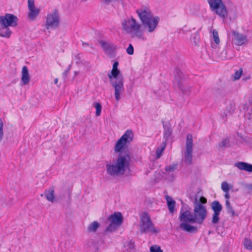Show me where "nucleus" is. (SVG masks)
Wrapping results in <instances>:
<instances>
[{
	"mask_svg": "<svg viewBox=\"0 0 252 252\" xmlns=\"http://www.w3.org/2000/svg\"><path fill=\"white\" fill-rule=\"evenodd\" d=\"M133 139V133L130 129H127L117 140L114 151L119 155L115 162H106V171L111 177H116L124 174L126 170L129 168L130 157L128 151V147Z\"/></svg>",
	"mask_w": 252,
	"mask_h": 252,
	"instance_id": "f257e3e1",
	"label": "nucleus"
},
{
	"mask_svg": "<svg viewBox=\"0 0 252 252\" xmlns=\"http://www.w3.org/2000/svg\"><path fill=\"white\" fill-rule=\"evenodd\" d=\"M122 29L132 39L146 40L141 24L132 16L127 17L122 21Z\"/></svg>",
	"mask_w": 252,
	"mask_h": 252,
	"instance_id": "f03ea898",
	"label": "nucleus"
},
{
	"mask_svg": "<svg viewBox=\"0 0 252 252\" xmlns=\"http://www.w3.org/2000/svg\"><path fill=\"white\" fill-rule=\"evenodd\" d=\"M118 62H115L111 72L108 74L110 84L114 89V96L117 101L121 99V95L125 91L124 79L118 68Z\"/></svg>",
	"mask_w": 252,
	"mask_h": 252,
	"instance_id": "7ed1b4c3",
	"label": "nucleus"
},
{
	"mask_svg": "<svg viewBox=\"0 0 252 252\" xmlns=\"http://www.w3.org/2000/svg\"><path fill=\"white\" fill-rule=\"evenodd\" d=\"M140 231L142 233H151L157 234L159 230L155 227L150 217L146 212H142L140 215Z\"/></svg>",
	"mask_w": 252,
	"mask_h": 252,
	"instance_id": "20e7f679",
	"label": "nucleus"
},
{
	"mask_svg": "<svg viewBox=\"0 0 252 252\" xmlns=\"http://www.w3.org/2000/svg\"><path fill=\"white\" fill-rule=\"evenodd\" d=\"M207 211L206 208L203 204L195 203L193 210V219L196 223L202 224L206 218Z\"/></svg>",
	"mask_w": 252,
	"mask_h": 252,
	"instance_id": "39448f33",
	"label": "nucleus"
},
{
	"mask_svg": "<svg viewBox=\"0 0 252 252\" xmlns=\"http://www.w3.org/2000/svg\"><path fill=\"white\" fill-rule=\"evenodd\" d=\"M60 24V17L57 10L55 9L47 15L45 26L47 30L55 29Z\"/></svg>",
	"mask_w": 252,
	"mask_h": 252,
	"instance_id": "423d86ee",
	"label": "nucleus"
},
{
	"mask_svg": "<svg viewBox=\"0 0 252 252\" xmlns=\"http://www.w3.org/2000/svg\"><path fill=\"white\" fill-rule=\"evenodd\" d=\"M192 137L191 134H188L187 136L186 150L184 153V162L187 164H190L192 162Z\"/></svg>",
	"mask_w": 252,
	"mask_h": 252,
	"instance_id": "0eeeda50",
	"label": "nucleus"
},
{
	"mask_svg": "<svg viewBox=\"0 0 252 252\" xmlns=\"http://www.w3.org/2000/svg\"><path fill=\"white\" fill-rule=\"evenodd\" d=\"M18 18L14 15L6 13L0 16V25L15 27L18 25Z\"/></svg>",
	"mask_w": 252,
	"mask_h": 252,
	"instance_id": "6e6552de",
	"label": "nucleus"
},
{
	"mask_svg": "<svg viewBox=\"0 0 252 252\" xmlns=\"http://www.w3.org/2000/svg\"><path fill=\"white\" fill-rule=\"evenodd\" d=\"M141 23L147 20H150L151 18L154 17L153 13L149 7L146 6H142L135 10Z\"/></svg>",
	"mask_w": 252,
	"mask_h": 252,
	"instance_id": "1a4fd4ad",
	"label": "nucleus"
},
{
	"mask_svg": "<svg viewBox=\"0 0 252 252\" xmlns=\"http://www.w3.org/2000/svg\"><path fill=\"white\" fill-rule=\"evenodd\" d=\"M211 207L214 212L212 215V223L216 224L218 223L220 220V215L222 209V206L218 201L215 200L212 202Z\"/></svg>",
	"mask_w": 252,
	"mask_h": 252,
	"instance_id": "9d476101",
	"label": "nucleus"
},
{
	"mask_svg": "<svg viewBox=\"0 0 252 252\" xmlns=\"http://www.w3.org/2000/svg\"><path fill=\"white\" fill-rule=\"evenodd\" d=\"M159 22V18L158 16H154L151 18L150 20H146L141 23L148 32L152 33L157 28Z\"/></svg>",
	"mask_w": 252,
	"mask_h": 252,
	"instance_id": "9b49d317",
	"label": "nucleus"
},
{
	"mask_svg": "<svg viewBox=\"0 0 252 252\" xmlns=\"http://www.w3.org/2000/svg\"><path fill=\"white\" fill-rule=\"evenodd\" d=\"M218 16L222 19H226L228 16V10L224 2L221 1L220 3L211 10Z\"/></svg>",
	"mask_w": 252,
	"mask_h": 252,
	"instance_id": "f8f14e48",
	"label": "nucleus"
},
{
	"mask_svg": "<svg viewBox=\"0 0 252 252\" xmlns=\"http://www.w3.org/2000/svg\"><path fill=\"white\" fill-rule=\"evenodd\" d=\"M232 34L234 36V43L237 46L246 45L249 42L248 37L246 35L235 31H232Z\"/></svg>",
	"mask_w": 252,
	"mask_h": 252,
	"instance_id": "ddd939ff",
	"label": "nucleus"
},
{
	"mask_svg": "<svg viewBox=\"0 0 252 252\" xmlns=\"http://www.w3.org/2000/svg\"><path fill=\"white\" fill-rule=\"evenodd\" d=\"M105 54L110 55L116 49V46L112 42L101 40L99 41Z\"/></svg>",
	"mask_w": 252,
	"mask_h": 252,
	"instance_id": "4468645a",
	"label": "nucleus"
},
{
	"mask_svg": "<svg viewBox=\"0 0 252 252\" xmlns=\"http://www.w3.org/2000/svg\"><path fill=\"white\" fill-rule=\"evenodd\" d=\"M193 214L189 211L187 210L184 212L181 211L179 219L182 222L196 223L195 220H191L193 219Z\"/></svg>",
	"mask_w": 252,
	"mask_h": 252,
	"instance_id": "2eb2a0df",
	"label": "nucleus"
},
{
	"mask_svg": "<svg viewBox=\"0 0 252 252\" xmlns=\"http://www.w3.org/2000/svg\"><path fill=\"white\" fill-rule=\"evenodd\" d=\"M177 164H172L165 167V170L166 173H165V176L167 180L169 181L173 180L175 175L173 172L177 169Z\"/></svg>",
	"mask_w": 252,
	"mask_h": 252,
	"instance_id": "dca6fc26",
	"label": "nucleus"
},
{
	"mask_svg": "<svg viewBox=\"0 0 252 252\" xmlns=\"http://www.w3.org/2000/svg\"><path fill=\"white\" fill-rule=\"evenodd\" d=\"M108 220L110 222L115 224L119 226L123 222V219L122 215L120 212H116L111 215L108 218Z\"/></svg>",
	"mask_w": 252,
	"mask_h": 252,
	"instance_id": "f3484780",
	"label": "nucleus"
},
{
	"mask_svg": "<svg viewBox=\"0 0 252 252\" xmlns=\"http://www.w3.org/2000/svg\"><path fill=\"white\" fill-rule=\"evenodd\" d=\"M30 80V74L27 66L22 67L21 81L24 85H27Z\"/></svg>",
	"mask_w": 252,
	"mask_h": 252,
	"instance_id": "a211bd4d",
	"label": "nucleus"
},
{
	"mask_svg": "<svg viewBox=\"0 0 252 252\" xmlns=\"http://www.w3.org/2000/svg\"><path fill=\"white\" fill-rule=\"evenodd\" d=\"M235 166L241 170L247 172H252V165L245 162H237L234 164Z\"/></svg>",
	"mask_w": 252,
	"mask_h": 252,
	"instance_id": "6ab92c4d",
	"label": "nucleus"
},
{
	"mask_svg": "<svg viewBox=\"0 0 252 252\" xmlns=\"http://www.w3.org/2000/svg\"><path fill=\"white\" fill-rule=\"evenodd\" d=\"M179 227L183 230L189 233H195L197 231V228L196 226L191 225L187 222L181 223Z\"/></svg>",
	"mask_w": 252,
	"mask_h": 252,
	"instance_id": "aec40b11",
	"label": "nucleus"
},
{
	"mask_svg": "<svg viewBox=\"0 0 252 252\" xmlns=\"http://www.w3.org/2000/svg\"><path fill=\"white\" fill-rule=\"evenodd\" d=\"M12 32L10 30L9 27L0 25V36L9 38Z\"/></svg>",
	"mask_w": 252,
	"mask_h": 252,
	"instance_id": "412c9836",
	"label": "nucleus"
},
{
	"mask_svg": "<svg viewBox=\"0 0 252 252\" xmlns=\"http://www.w3.org/2000/svg\"><path fill=\"white\" fill-rule=\"evenodd\" d=\"M28 9L29 10L28 13L29 17L31 20H34L39 13V9L36 8L35 6L28 7Z\"/></svg>",
	"mask_w": 252,
	"mask_h": 252,
	"instance_id": "4be33fe9",
	"label": "nucleus"
},
{
	"mask_svg": "<svg viewBox=\"0 0 252 252\" xmlns=\"http://www.w3.org/2000/svg\"><path fill=\"white\" fill-rule=\"evenodd\" d=\"M44 194L48 201L53 202L55 200L54 187H51L49 189L46 190L45 191Z\"/></svg>",
	"mask_w": 252,
	"mask_h": 252,
	"instance_id": "5701e85b",
	"label": "nucleus"
},
{
	"mask_svg": "<svg viewBox=\"0 0 252 252\" xmlns=\"http://www.w3.org/2000/svg\"><path fill=\"white\" fill-rule=\"evenodd\" d=\"M99 226V224L96 221L92 222L88 227L87 231L89 232H95Z\"/></svg>",
	"mask_w": 252,
	"mask_h": 252,
	"instance_id": "b1692460",
	"label": "nucleus"
},
{
	"mask_svg": "<svg viewBox=\"0 0 252 252\" xmlns=\"http://www.w3.org/2000/svg\"><path fill=\"white\" fill-rule=\"evenodd\" d=\"M166 200L168 209L170 212L172 213L174 211L175 201L169 196H167Z\"/></svg>",
	"mask_w": 252,
	"mask_h": 252,
	"instance_id": "393cba45",
	"label": "nucleus"
},
{
	"mask_svg": "<svg viewBox=\"0 0 252 252\" xmlns=\"http://www.w3.org/2000/svg\"><path fill=\"white\" fill-rule=\"evenodd\" d=\"M165 147H166V144H165V142H164L162 143L161 146L159 147H158L157 149L156 154H157V158H159L161 157L163 151L165 149Z\"/></svg>",
	"mask_w": 252,
	"mask_h": 252,
	"instance_id": "a878e982",
	"label": "nucleus"
},
{
	"mask_svg": "<svg viewBox=\"0 0 252 252\" xmlns=\"http://www.w3.org/2000/svg\"><path fill=\"white\" fill-rule=\"evenodd\" d=\"M119 226L116 225L114 223H112L111 222H110V224L107 227H106L105 230V232H112L114 231H115Z\"/></svg>",
	"mask_w": 252,
	"mask_h": 252,
	"instance_id": "bb28decb",
	"label": "nucleus"
},
{
	"mask_svg": "<svg viewBox=\"0 0 252 252\" xmlns=\"http://www.w3.org/2000/svg\"><path fill=\"white\" fill-rule=\"evenodd\" d=\"M93 106L95 108L96 112L95 115L96 116H99L101 114L102 107L100 103L94 102L93 104Z\"/></svg>",
	"mask_w": 252,
	"mask_h": 252,
	"instance_id": "cd10ccee",
	"label": "nucleus"
},
{
	"mask_svg": "<svg viewBox=\"0 0 252 252\" xmlns=\"http://www.w3.org/2000/svg\"><path fill=\"white\" fill-rule=\"evenodd\" d=\"M210 9H213L216 6H217L218 4H219L220 2L222 1V0H207Z\"/></svg>",
	"mask_w": 252,
	"mask_h": 252,
	"instance_id": "c85d7f7f",
	"label": "nucleus"
},
{
	"mask_svg": "<svg viewBox=\"0 0 252 252\" xmlns=\"http://www.w3.org/2000/svg\"><path fill=\"white\" fill-rule=\"evenodd\" d=\"M244 246L247 250H252V241L249 238H246L244 241Z\"/></svg>",
	"mask_w": 252,
	"mask_h": 252,
	"instance_id": "c756f323",
	"label": "nucleus"
},
{
	"mask_svg": "<svg viewBox=\"0 0 252 252\" xmlns=\"http://www.w3.org/2000/svg\"><path fill=\"white\" fill-rule=\"evenodd\" d=\"M213 37L214 42L217 45L220 43V39L219 37L218 32L216 30L213 31Z\"/></svg>",
	"mask_w": 252,
	"mask_h": 252,
	"instance_id": "7c9ffc66",
	"label": "nucleus"
},
{
	"mask_svg": "<svg viewBox=\"0 0 252 252\" xmlns=\"http://www.w3.org/2000/svg\"><path fill=\"white\" fill-rule=\"evenodd\" d=\"M221 188L224 192H229L230 186L227 182H223L221 183Z\"/></svg>",
	"mask_w": 252,
	"mask_h": 252,
	"instance_id": "2f4dec72",
	"label": "nucleus"
},
{
	"mask_svg": "<svg viewBox=\"0 0 252 252\" xmlns=\"http://www.w3.org/2000/svg\"><path fill=\"white\" fill-rule=\"evenodd\" d=\"M229 145V141L227 139H224L219 143V147L224 148L228 147Z\"/></svg>",
	"mask_w": 252,
	"mask_h": 252,
	"instance_id": "473e14b6",
	"label": "nucleus"
},
{
	"mask_svg": "<svg viewBox=\"0 0 252 252\" xmlns=\"http://www.w3.org/2000/svg\"><path fill=\"white\" fill-rule=\"evenodd\" d=\"M125 247H128V249H127V251L128 252H134L135 250L134 249V244L131 242H128L126 245H125Z\"/></svg>",
	"mask_w": 252,
	"mask_h": 252,
	"instance_id": "72a5a7b5",
	"label": "nucleus"
},
{
	"mask_svg": "<svg viewBox=\"0 0 252 252\" xmlns=\"http://www.w3.org/2000/svg\"><path fill=\"white\" fill-rule=\"evenodd\" d=\"M150 252H163L160 247L157 245H154L150 248Z\"/></svg>",
	"mask_w": 252,
	"mask_h": 252,
	"instance_id": "f704fd0d",
	"label": "nucleus"
},
{
	"mask_svg": "<svg viewBox=\"0 0 252 252\" xmlns=\"http://www.w3.org/2000/svg\"><path fill=\"white\" fill-rule=\"evenodd\" d=\"M226 211L227 213L230 214L232 217L237 216V214L235 213L232 206L226 208Z\"/></svg>",
	"mask_w": 252,
	"mask_h": 252,
	"instance_id": "c9c22d12",
	"label": "nucleus"
},
{
	"mask_svg": "<svg viewBox=\"0 0 252 252\" xmlns=\"http://www.w3.org/2000/svg\"><path fill=\"white\" fill-rule=\"evenodd\" d=\"M242 72H243V70L241 68H240L238 70H237L235 72L234 77V78L235 80H238L241 77Z\"/></svg>",
	"mask_w": 252,
	"mask_h": 252,
	"instance_id": "e433bc0d",
	"label": "nucleus"
},
{
	"mask_svg": "<svg viewBox=\"0 0 252 252\" xmlns=\"http://www.w3.org/2000/svg\"><path fill=\"white\" fill-rule=\"evenodd\" d=\"M126 52L128 55H132L134 53L133 47L131 44H129L128 47L126 49Z\"/></svg>",
	"mask_w": 252,
	"mask_h": 252,
	"instance_id": "4c0bfd02",
	"label": "nucleus"
},
{
	"mask_svg": "<svg viewBox=\"0 0 252 252\" xmlns=\"http://www.w3.org/2000/svg\"><path fill=\"white\" fill-rule=\"evenodd\" d=\"M3 122L1 118H0V140H1L3 136Z\"/></svg>",
	"mask_w": 252,
	"mask_h": 252,
	"instance_id": "58836bf2",
	"label": "nucleus"
},
{
	"mask_svg": "<svg viewBox=\"0 0 252 252\" xmlns=\"http://www.w3.org/2000/svg\"><path fill=\"white\" fill-rule=\"evenodd\" d=\"M199 35L197 34H195L193 37V42L194 44L196 46L198 45L199 42Z\"/></svg>",
	"mask_w": 252,
	"mask_h": 252,
	"instance_id": "ea45409f",
	"label": "nucleus"
},
{
	"mask_svg": "<svg viewBox=\"0 0 252 252\" xmlns=\"http://www.w3.org/2000/svg\"><path fill=\"white\" fill-rule=\"evenodd\" d=\"M171 133V130H170V129L168 128L167 129L164 130V137L168 138L170 135Z\"/></svg>",
	"mask_w": 252,
	"mask_h": 252,
	"instance_id": "a19ab883",
	"label": "nucleus"
},
{
	"mask_svg": "<svg viewBox=\"0 0 252 252\" xmlns=\"http://www.w3.org/2000/svg\"><path fill=\"white\" fill-rule=\"evenodd\" d=\"M71 65L70 64L68 66L67 69L63 73V75L64 77V78H65L66 77L68 72L70 71V70L71 69Z\"/></svg>",
	"mask_w": 252,
	"mask_h": 252,
	"instance_id": "79ce46f5",
	"label": "nucleus"
},
{
	"mask_svg": "<svg viewBox=\"0 0 252 252\" xmlns=\"http://www.w3.org/2000/svg\"><path fill=\"white\" fill-rule=\"evenodd\" d=\"M199 201H200L199 203H200L201 204H206L207 203V199L203 196H201L200 198Z\"/></svg>",
	"mask_w": 252,
	"mask_h": 252,
	"instance_id": "37998d69",
	"label": "nucleus"
},
{
	"mask_svg": "<svg viewBox=\"0 0 252 252\" xmlns=\"http://www.w3.org/2000/svg\"><path fill=\"white\" fill-rule=\"evenodd\" d=\"M28 7L35 6L34 0H28Z\"/></svg>",
	"mask_w": 252,
	"mask_h": 252,
	"instance_id": "c03bdc74",
	"label": "nucleus"
},
{
	"mask_svg": "<svg viewBox=\"0 0 252 252\" xmlns=\"http://www.w3.org/2000/svg\"><path fill=\"white\" fill-rule=\"evenodd\" d=\"M220 58L222 59H226V52L225 50H223V52L221 53V55H220Z\"/></svg>",
	"mask_w": 252,
	"mask_h": 252,
	"instance_id": "a18cd8bd",
	"label": "nucleus"
},
{
	"mask_svg": "<svg viewBox=\"0 0 252 252\" xmlns=\"http://www.w3.org/2000/svg\"><path fill=\"white\" fill-rule=\"evenodd\" d=\"M225 205L226 206V209L228 207H231V205L230 204V203L229 200H226Z\"/></svg>",
	"mask_w": 252,
	"mask_h": 252,
	"instance_id": "49530a36",
	"label": "nucleus"
},
{
	"mask_svg": "<svg viewBox=\"0 0 252 252\" xmlns=\"http://www.w3.org/2000/svg\"><path fill=\"white\" fill-rule=\"evenodd\" d=\"M224 192L225 193V195H224V197L226 199V200H229V198H230V195H229L228 192Z\"/></svg>",
	"mask_w": 252,
	"mask_h": 252,
	"instance_id": "de8ad7c7",
	"label": "nucleus"
},
{
	"mask_svg": "<svg viewBox=\"0 0 252 252\" xmlns=\"http://www.w3.org/2000/svg\"><path fill=\"white\" fill-rule=\"evenodd\" d=\"M228 112L227 113L225 114V115L226 116L228 113L231 114L232 112L234 111V109L231 106L230 109L229 110H227Z\"/></svg>",
	"mask_w": 252,
	"mask_h": 252,
	"instance_id": "09e8293b",
	"label": "nucleus"
},
{
	"mask_svg": "<svg viewBox=\"0 0 252 252\" xmlns=\"http://www.w3.org/2000/svg\"><path fill=\"white\" fill-rule=\"evenodd\" d=\"M247 188L249 190L252 191V184H250L247 185Z\"/></svg>",
	"mask_w": 252,
	"mask_h": 252,
	"instance_id": "8fccbe9b",
	"label": "nucleus"
},
{
	"mask_svg": "<svg viewBox=\"0 0 252 252\" xmlns=\"http://www.w3.org/2000/svg\"><path fill=\"white\" fill-rule=\"evenodd\" d=\"M83 46L85 47V46H89V44L88 43L83 42Z\"/></svg>",
	"mask_w": 252,
	"mask_h": 252,
	"instance_id": "3c124183",
	"label": "nucleus"
},
{
	"mask_svg": "<svg viewBox=\"0 0 252 252\" xmlns=\"http://www.w3.org/2000/svg\"><path fill=\"white\" fill-rule=\"evenodd\" d=\"M58 78H56L54 80V83L57 84L58 83Z\"/></svg>",
	"mask_w": 252,
	"mask_h": 252,
	"instance_id": "603ef678",
	"label": "nucleus"
},
{
	"mask_svg": "<svg viewBox=\"0 0 252 252\" xmlns=\"http://www.w3.org/2000/svg\"><path fill=\"white\" fill-rule=\"evenodd\" d=\"M181 89L182 90V91H183V92L184 93V94H187L186 93V91L185 90L183 89V88H181Z\"/></svg>",
	"mask_w": 252,
	"mask_h": 252,
	"instance_id": "864d4df0",
	"label": "nucleus"
},
{
	"mask_svg": "<svg viewBox=\"0 0 252 252\" xmlns=\"http://www.w3.org/2000/svg\"><path fill=\"white\" fill-rule=\"evenodd\" d=\"M75 73V74L76 75V74H77V72H75V73Z\"/></svg>",
	"mask_w": 252,
	"mask_h": 252,
	"instance_id": "5fc2aeb1",
	"label": "nucleus"
},
{
	"mask_svg": "<svg viewBox=\"0 0 252 252\" xmlns=\"http://www.w3.org/2000/svg\"><path fill=\"white\" fill-rule=\"evenodd\" d=\"M251 111H252V107Z\"/></svg>",
	"mask_w": 252,
	"mask_h": 252,
	"instance_id": "6e6d98bb",
	"label": "nucleus"
}]
</instances>
